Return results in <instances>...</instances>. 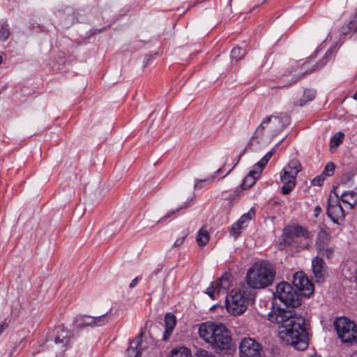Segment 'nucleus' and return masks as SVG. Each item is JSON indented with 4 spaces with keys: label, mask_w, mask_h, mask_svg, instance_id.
<instances>
[{
    "label": "nucleus",
    "mask_w": 357,
    "mask_h": 357,
    "mask_svg": "<svg viewBox=\"0 0 357 357\" xmlns=\"http://www.w3.org/2000/svg\"><path fill=\"white\" fill-rule=\"evenodd\" d=\"M268 320L278 325L280 338L296 349L303 351L307 347L305 319L294 311L280 307L273 309L268 315Z\"/></svg>",
    "instance_id": "obj_1"
},
{
    "label": "nucleus",
    "mask_w": 357,
    "mask_h": 357,
    "mask_svg": "<svg viewBox=\"0 0 357 357\" xmlns=\"http://www.w3.org/2000/svg\"><path fill=\"white\" fill-rule=\"evenodd\" d=\"M73 333L63 325L55 326L46 337V346L56 357H61L66 350Z\"/></svg>",
    "instance_id": "obj_2"
},
{
    "label": "nucleus",
    "mask_w": 357,
    "mask_h": 357,
    "mask_svg": "<svg viewBox=\"0 0 357 357\" xmlns=\"http://www.w3.org/2000/svg\"><path fill=\"white\" fill-rule=\"evenodd\" d=\"M274 276L275 273L267 264L255 263L247 273L246 282L251 288H264L273 282Z\"/></svg>",
    "instance_id": "obj_3"
},
{
    "label": "nucleus",
    "mask_w": 357,
    "mask_h": 357,
    "mask_svg": "<svg viewBox=\"0 0 357 357\" xmlns=\"http://www.w3.org/2000/svg\"><path fill=\"white\" fill-rule=\"evenodd\" d=\"M250 291L243 287L237 290H232L229 298H226V307L229 313L234 316L243 314L248 307V302L250 298Z\"/></svg>",
    "instance_id": "obj_4"
},
{
    "label": "nucleus",
    "mask_w": 357,
    "mask_h": 357,
    "mask_svg": "<svg viewBox=\"0 0 357 357\" xmlns=\"http://www.w3.org/2000/svg\"><path fill=\"white\" fill-rule=\"evenodd\" d=\"M294 243H299L301 249L307 248L310 244L309 232L301 226H289L284 229L282 242L280 245H291Z\"/></svg>",
    "instance_id": "obj_5"
},
{
    "label": "nucleus",
    "mask_w": 357,
    "mask_h": 357,
    "mask_svg": "<svg viewBox=\"0 0 357 357\" xmlns=\"http://www.w3.org/2000/svg\"><path fill=\"white\" fill-rule=\"evenodd\" d=\"M333 249L328 246L324 241L317 242V256L312 259V271L317 281L320 282L324 279L326 274L327 266L323 260V257L331 258Z\"/></svg>",
    "instance_id": "obj_6"
},
{
    "label": "nucleus",
    "mask_w": 357,
    "mask_h": 357,
    "mask_svg": "<svg viewBox=\"0 0 357 357\" xmlns=\"http://www.w3.org/2000/svg\"><path fill=\"white\" fill-rule=\"evenodd\" d=\"M275 296L288 307H296L301 305L302 296L288 282H282L276 286Z\"/></svg>",
    "instance_id": "obj_7"
},
{
    "label": "nucleus",
    "mask_w": 357,
    "mask_h": 357,
    "mask_svg": "<svg viewBox=\"0 0 357 357\" xmlns=\"http://www.w3.org/2000/svg\"><path fill=\"white\" fill-rule=\"evenodd\" d=\"M339 337L344 343H353L357 340V326L346 317L337 318L334 322Z\"/></svg>",
    "instance_id": "obj_8"
},
{
    "label": "nucleus",
    "mask_w": 357,
    "mask_h": 357,
    "mask_svg": "<svg viewBox=\"0 0 357 357\" xmlns=\"http://www.w3.org/2000/svg\"><path fill=\"white\" fill-rule=\"evenodd\" d=\"M210 346L220 354H229L235 350L230 332L225 325L211 342Z\"/></svg>",
    "instance_id": "obj_9"
},
{
    "label": "nucleus",
    "mask_w": 357,
    "mask_h": 357,
    "mask_svg": "<svg viewBox=\"0 0 357 357\" xmlns=\"http://www.w3.org/2000/svg\"><path fill=\"white\" fill-rule=\"evenodd\" d=\"M240 357H261V347L254 339L243 338L239 345Z\"/></svg>",
    "instance_id": "obj_10"
},
{
    "label": "nucleus",
    "mask_w": 357,
    "mask_h": 357,
    "mask_svg": "<svg viewBox=\"0 0 357 357\" xmlns=\"http://www.w3.org/2000/svg\"><path fill=\"white\" fill-rule=\"evenodd\" d=\"M223 326L222 324L207 321L199 325L198 333L200 338L208 344L216 337V335Z\"/></svg>",
    "instance_id": "obj_11"
},
{
    "label": "nucleus",
    "mask_w": 357,
    "mask_h": 357,
    "mask_svg": "<svg viewBox=\"0 0 357 357\" xmlns=\"http://www.w3.org/2000/svg\"><path fill=\"white\" fill-rule=\"evenodd\" d=\"M293 284L304 296L309 297L314 293L313 284L303 271L294 273Z\"/></svg>",
    "instance_id": "obj_12"
},
{
    "label": "nucleus",
    "mask_w": 357,
    "mask_h": 357,
    "mask_svg": "<svg viewBox=\"0 0 357 357\" xmlns=\"http://www.w3.org/2000/svg\"><path fill=\"white\" fill-rule=\"evenodd\" d=\"M327 215L333 222L337 224H340V221L344 220V210L338 201L337 196L334 197L331 196L329 197L327 207Z\"/></svg>",
    "instance_id": "obj_13"
},
{
    "label": "nucleus",
    "mask_w": 357,
    "mask_h": 357,
    "mask_svg": "<svg viewBox=\"0 0 357 357\" xmlns=\"http://www.w3.org/2000/svg\"><path fill=\"white\" fill-rule=\"evenodd\" d=\"M230 287V280L227 275H222L220 279L212 283L206 290V294L215 299L216 295L225 294Z\"/></svg>",
    "instance_id": "obj_14"
},
{
    "label": "nucleus",
    "mask_w": 357,
    "mask_h": 357,
    "mask_svg": "<svg viewBox=\"0 0 357 357\" xmlns=\"http://www.w3.org/2000/svg\"><path fill=\"white\" fill-rule=\"evenodd\" d=\"M270 123L275 132H280L290 123V117L287 113H280L278 116H270L263 123Z\"/></svg>",
    "instance_id": "obj_15"
},
{
    "label": "nucleus",
    "mask_w": 357,
    "mask_h": 357,
    "mask_svg": "<svg viewBox=\"0 0 357 357\" xmlns=\"http://www.w3.org/2000/svg\"><path fill=\"white\" fill-rule=\"evenodd\" d=\"M296 176L287 171H282L280 174V181L283 183L281 188L283 195H288L296 185Z\"/></svg>",
    "instance_id": "obj_16"
},
{
    "label": "nucleus",
    "mask_w": 357,
    "mask_h": 357,
    "mask_svg": "<svg viewBox=\"0 0 357 357\" xmlns=\"http://www.w3.org/2000/svg\"><path fill=\"white\" fill-rule=\"evenodd\" d=\"M143 335L144 332L142 331L139 335L130 342V347L126 350L128 357H141L143 349L140 346Z\"/></svg>",
    "instance_id": "obj_17"
},
{
    "label": "nucleus",
    "mask_w": 357,
    "mask_h": 357,
    "mask_svg": "<svg viewBox=\"0 0 357 357\" xmlns=\"http://www.w3.org/2000/svg\"><path fill=\"white\" fill-rule=\"evenodd\" d=\"M261 172L257 168L252 169L250 173L245 177L242 183L241 188L243 190H246L252 187L256 182L257 179L260 176Z\"/></svg>",
    "instance_id": "obj_18"
},
{
    "label": "nucleus",
    "mask_w": 357,
    "mask_h": 357,
    "mask_svg": "<svg viewBox=\"0 0 357 357\" xmlns=\"http://www.w3.org/2000/svg\"><path fill=\"white\" fill-rule=\"evenodd\" d=\"M111 311L112 308L109 307L104 310L102 314L92 316L93 326H102L107 324L109 320Z\"/></svg>",
    "instance_id": "obj_19"
},
{
    "label": "nucleus",
    "mask_w": 357,
    "mask_h": 357,
    "mask_svg": "<svg viewBox=\"0 0 357 357\" xmlns=\"http://www.w3.org/2000/svg\"><path fill=\"white\" fill-rule=\"evenodd\" d=\"M301 164L297 159H292L287 166H285L282 171H287L289 173L297 176L298 174L301 172Z\"/></svg>",
    "instance_id": "obj_20"
},
{
    "label": "nucleus",
    "mask_w": 357,
    "mask_h": 357,
    "mask_svg": "<svg viewBox=\"0 0 357 357\" xmlns=\"http://www.w3.org/2000/svg\"><path fill=\"white\" fill-rule=\"evenodd\" d=\"M77 328H83L87 326H93L92 316L82 315L77 317L75 321Z\"/></svg>",
    "instance_id": "obj_21"
},
{
    "label": "nucleus",
    "mask_w": 357,
    "mask_h": 357,
    "mask_svg": "<svg viewBox=\"0 0 357 357\" xmlns=\"http://www.w3.org/2000/svg\"><path fill=\"white\" fill-rule=\"evenodd\" d=\"M341 200L342 202L347 204L350 208H352L357 203V193L353 191L344 192L341 195Z\"/></svg>",
    "instance_id": "obj_22"
},
{
    "label": "nucleus",
    "mask_w": 357,
    "mask_h": 357,
    "mask_svg": "<svg viewBox=\"0 0 357 357\" xmlns=\"http://www.w3.org/2000/svg\"><path fill=\"white\" fill-rule=\"evenodd\" d=\"M210 238L209 233L205 227H202L199 231L197 236L196 237V241L199 246L203 247L206 245Z\"/></svg>",
    "instance_id": "obj_23"
},
{
    "label": "nucleus",
    "mask_w": 357,
    "mask_h": 357,
    "mask_svg": "<svg viewBox=\"0 0 357 357\" xmlns=\"http://www.w3.org/2000/svg\"><path fill=\"white\" fill-rule=\"evenodd\" d=\"M245 54V50L240 47L239 46H236L232 49L231 52V60L238 61V60L243 59Z\"/></svg>",
    "instance_id": "obj_24"
},
{
    "label": "nucleus",
    "mask_w": 357,
    "mask_h": 357,
    "mask_svg": "<svg viewBox=\"0 0 357 357\" xmlns=\"http://www.w3.org/2000/svg\"><path fill=\"white\" fill-rule=\"evenodd\" d=\"M170 357H192L190 351L185 347L174 349Z\"/></svg>",
    "instance_id": "obj_25"
},
{
    "label": "nucleus",
    "mask_w": 357,
    "mask_h": 357,
    "mask_svg": "<svg viewBox=\"0 0 357 357\" xmlns=\"http://www.w3.org/2000/svg\"><path fill=\"white\" fill-rule=\"evenodd\" d=\"M265 123H261L255 130V132H254L252 137H251L250 140L248 142V144H247V146L243 149L242 153L240 155V156L242 155V154H243L247 148H249L252 145V140L255 138H257L259 137H261L263 135V131H264V125Z\"/></svg>",
    "instance_id": "obj_26"
},
{
    "label": "nucleus",
    "mask_w": 357,
    "mask_h": 357,
    "mask_svg": "<svg viewBox=\"0 0 357 357\" xmlns=\"http://www.w3.org/2000/svg\"><path fill=\"white\" fill-rule=\"evenodd\" d=\"M344 136V134L340 132L335 134L331 139V149L337 148L342 143Z\"/></svg>",
    "instance_id": "obj_27"
},
{
    "label": "nucleus",
    "mask_w": 357,
    "mask_h": 357,
    "mask_svg": "<svg viewBox=\"0 0 357 357\" xmlns=\"http://www.w3.org/2000/svg\"><path fill=\"white\" fill-rule=\"evenodd\" d=\"M273 153L274 150L270 151L268 153H267L264 156V158L257 163L255 168L258 169L259 170L261 169V172L263 168L266 166L270 158L272 157Z\"/></svg>",
    "instance_id": "obj_28"
},
{
    "label": "nucleus",
    "mask_w": 357,
    "mask_h": 357,
    "mask_svg": "<svg viewBox=\"0 0 357 357\" xmlns=\"http://www.w3.org/2000/svg\"><path fill=\"white\" fill-rule=\"evenodd\" d=\"M165 321L166 328L173 330L176 325V317L173 314L168 313L165 315Z\"/></svg>",
    "instance_id": "obj_29"
},
{
    "label": "nucleus",
    "mask_w": 357,
    "mask_h": 357,
    "mask_svg": "<svg viewBox=\"0 0 357 357\" xmlns=\"http://www.w3.org/2000/svg\"><path fill=\"white\" fill-rule=\"evenodd\" d=\"M10 29L8 27V24L6 23H3L1 24L0 28V40H6L10 36Z\"/></svg>",
    "instance_id": "obj_30"
},
{
    "label": "nucleus",
    "mask_w": 357,
    "mask_h": 357,
    "mask_svg": "<svg viewBox=\"0 0 357 357\" xmlns=\"http://www.w3.org/2000/svg\"><path fill=\"white\" fill-rule=\"evenodd\" d=\"M177 201L183 202V204L180 206L176 211H179L181 208H185L188 206L190 202L192 199V196H189L188 197H185L183 193H181L177 197Z\"/></svg>",
    "instance_id": "obj_31"
},
{
    "label": "nucleus",
    "mask_w": 357,
    "mask_h": 357,
    "mask_svg": "<svg viewBox=\"0 0 357 357\" xmlns=\"http://www.w3.org/2000/svg\"><path fill=\"white\" fill-rule=\"evenodd\" d=\"M255 214V211L253 208H251L249 212L243 215L241 218L238 220V224L243 225L244 223L250 221Z\"/></svg>",
    "instance_id": "obj_32"
},
{
    "label": "nucleus",
    "mask_w": 357,
    "mask_h": 357,
    "mask_svg": "<svg viewBox=\"0 0 357 357\" xmlns=\"http://www.w3.org/2000/svg\"><path fill=\"white\" fill-rule=\"evenodd\" d=\"M335 171V165L333 162H328L325 166L324 171L322 174L324 176H332Z\"/></svg>",
    "instance_id": "obj_33"
},
{
    "label": "nucleus",
    "mask_w": 357,
    "mask_h": 357,
    "mask_svg": "<svg viewBox=\"0 0 357 357\" xmlns=\"http://www.w3.org/2000/svg\"><path fill=\"white\" fill-rule=\"evenodd\" d=\"M189 234V231L188 229H184L181 232V236L180 238H178L175 242H174V247H178L180 245H181L183 241H184V239L187 237V236Z\"/></svg>",
    "instance_id": "obj_34"
},
{
    "label": "nucleus",
    "mask_w": 357,
    "mask_h": 357,
    "mask_svg": "<svg viewBox=\"0 0 357 357\" xmlns=\"http://www.w3.org/2000/svg\"><path fill=\"white\" fill-rule=\"evenodd\" d=\"M241 227H242V225L241 224H238V222H237L232 226V227L231 229V234L235 238H236L240 234V229Z\"/></svg>",
    "instance_id": "obj_35"
},
{
    "label": "nucleus",
    "mask_w": 357,
    "mask_h": 357,
    "mask_svg": "<svg viewBox=\"0 0 357 357\" xmlns=\"http://www.w3.org/2000/svg\"><path fill=\"white\" fill-rule=\"evenodd\" d=\"M196 357H215V356L206 350L199 349L197 351Z\"/></svg>",
    "instance_id": "obj_36"
},
{
    "label": "nucleus",
    "mask_w": 357,
    "mask_h": 357,
    "mask_svg": "<svg viewBox=\"0 0 357 357\" xmlns=\"http://www.w3.org/2000/svg\"><path fill=\"white\" fill-rule=\"evenodd\" d=\"M324 179H325V176L321 174V175L315 177L312 181V184L313 185L321 186L322 185Z\"/></svg>",
    "instance_id": "obj_37"
},
{
    "label": "nucleus",
    "mask_w": 357,
    "mask_h": 357,
    "mask_svg": "<svg viewBox=\"0 0 357 357\" xmlns=\"http://www.w3.org/2000/svg\"><path fill=\"white\" fill-rule=\"evenodd\" d=\"M294 77L292 78L291 83L298 82L305 74V73H302L301 70H299V72H298V73H297L296 70H294Z\"/></svg>",
    "instance_id": "obj_38"
},
{
    "label": "nucleus",
    "mask_w": 357,
    "mask_h": 357,
    "mask_svg": "<svg viewBox=\"0 0 357 357\" xmlns=\"http://www.w3.org/2000/svg\"><path fill=\"white\" fill-rule=\"evenodd\" d=\"M315 96V92L312 90H307L304 93V97L307 98V101L312 100Z\"/></svg>",
    "instance_id": "obj_39"
},
{
    "label": "nucleus",
    "mask_w": 357,
    "mask_h": 357,
    "mask_svg": "<svg viewBox=\"0 0 357 357\" xmlns=\"http://www.w3.org/2000/svg\"><path fill=\"white\" fill-rule=\"evenodd\" d=\"M173 330H169V328H165V331L163 334L162 340L167 341L170 335H172Z\"/></svg>",
    "instance_id": "obj_40"
},
{
    "label": "nucleus",
    "mask_w": 357,
    "mask_h": 357,
    "mask_svg": "<svg viewBox=\"0 0 357 357\" xmlns=\"http://www.w3.org/2000/svg\"><path fill=\"white\" fill-rule=\"evenodd\" d=\"M23 340H24V339H22V340H20V342H19L16 345H15V346L13 347V349H12L11 351H10V354H9V357H11V356H12V355H13V354L17 351V347L20 345V344L21 342H23Z\"/></svg>",
    "instance_id": "obj_41"
},
{
    "label": "nucleus",
    "mask_w": 357,
    "mask_h": 357,
    "mask_svg": "<svg viewBox=\"0 0 357 357\" xmlns=\"http://www.w3.org/2000/svg\"><path fill=\"white\" fill-rule=\"evenodd\" d=\"M175 213V211H172L170 212H169L166 215H165L163 218H162L161 219H160L158 222H162L164 220L169 218L171 215H172L173 214H174Z\"/></svg>",
    "instance_id": "obj_42"
},
{
    "label": "nucleus",
    "mask_w": 357,
    "mask_h": 357,
    "mask_svg": "<svg viewBox=\"0 0 357 357\" xmlns=\"http://www.w3.org/2000/svg\"><path fill=\"white\" fill-rule=\"evenodd\" d=\"M321 212V208L319 206H317L314 208V216L317 217L320 213Z\"/></svg>",
    "instance_id": "obj_43"
},
{
    "label": "nucleus",
    "mask_w": 357,
    "mask_h": 357,
    "mask_svg": "<svg viewBox=\"0 0 357 357\" xmlns=\"http://www.w3.org/2000/svg\"><path fill=\"white\" fill-rule=\"evenodd\" d=\"M137 281H138V278H135V279H133L130 284V288H133L134 287H135L137 284Z\"/></svg>",
    "instance_id": "obj_44"
},
{
    "label": "nucleus",
    "mask_w": 357,
    "mask_h": 357,
    "mask_svg": "<svg viewBox=\"0 0 357 357\" xmlns=\"http://www.w3.org/2000/svg\"><path fill=\"white\" fill-rule=\"evenodd\" d=\"M202 181H197L195 184V188H199V187H201V185H199V183H202Z\"/></svg>",
    "instance_id": "obj_45"
},
{
    "label": "nucleus",
    "mask_w": 357,
    "mask_h": 357,
    "mask_svg": "<svg viewBox=\"0 0 357 357\" xmlns=\"http://www.w3.org/2000/svg\"><path fill=\"white\" fill-rule=\"evenodd\" d=\"M305 101H303V100H301L299 101V105H300V106H303V105H305Z\"/></svg>",
    "instance_id": "obj_46"
},
{
    "label": "nucleus",
    "mask_w": 357,
    "mask_h": 357,
    "mask_svg": "<svg viewBox=\"0 0 357 357\" xmlns=\"http://www.w3.org/2000/svg\"><path fill=\"white\" fill-rule=\"evenodd\" d=\"M353 98L357 100V91L353 95Z\"/></svg>",
    "instance_id": "obj_47"
},
{
    "label": "nucleus",
    "mask_w": 357,
    "mask_h": 357,
    "mask_svg": "<svg viewBox=\"0 0 357 357\" xmlns=\"http://www.w3.org/2000/svg\"><path fill=\"white\" fill-rule=\"evenodd\" d=\"M351 357H357V351L354 352Z\"/></svg>",
    "instance_id": "obj_48"
},
{
    "label": "nucleus",
    "mask_w": 357,
    "mask_h": 357,
    "mask_svg": "<svg viewBox=\"0 0 357 357\" xmlns=\"http://www.w3.org/2000/svg\"><path fill=\"white\" fill-rule=\"evenodd\" d=\"M2 60H3V59H2V56H0V64H1V62H2Z\"/></svg>",
    "instance_id": "obj_49"
},
{
    "label": "nucleus",
    "mask_w": 357,
    "mask_h": 357,
    "mask_svg": "<svg viewBox=\"0 0 357 357\" xmlns=\"http://www.w3.org/2000/svg\"><path fill=\"white\" fill-rule=\"evenodd\" d=\"M267 0H264L263 3L266 2Z\"/></svg>",
    "instance_id": "obj_50"
}]
</instances>
